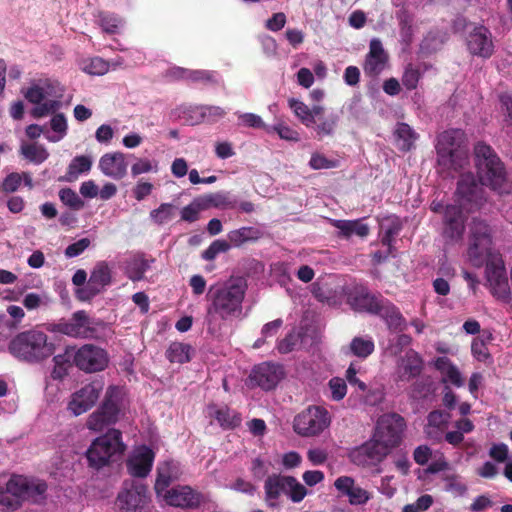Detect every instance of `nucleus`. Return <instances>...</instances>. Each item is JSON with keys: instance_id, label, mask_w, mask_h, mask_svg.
I'll use <instances>...</instances> for the list:
<instances>
[{"instance_id": "nucleus-1", "label": "nucleus", "mask_w": 512, "mask_h": 512, "mask_svg": "<svg viewBox=\"0 0 512 512\" xmlns=\"http://www.w3.org/2000/svg\"><path fill=\"white\" fill-rule=\"evenodd\" d=\"M246 291L247 283L241 277L211 285L206 294V322L212 324L217 319L226 321L239 318Z\"/></svg>"}, {"instance_id": "nucleus-2", "label": "nucleus", "mask_w": 512, "mask_h": 512, "mask_svg": "<svg viewBox=\"0 0 512 512\" xmlns=\"http://www.w3.org/2000/svg\"><path fill=\"white\" fill-rule=\"evenodd\" d=\"M435 149L437 171L444 177H453L469 164L468 138L462 129L450 128L441 132Z\"/></svg>"}, {"instance_id": "nucleus-3", "label": "nucleus", "mask_w": 512, "mask_h": 512, "mask_svg": "<svg viewBox=\"0 0 512 512\" xmlns=\"http://www.w3.org/2000/svg\"><path fill=\"white\" fill-rule=\"evenodd\" d=\"M473 160L481 185L499 194L512 192V181L508 177L506 167L492 146L478 141L473 148Z\"/></svg>"}, {"instance_id": "nucleus-4", "label": "nucleus", "mask_w": 512, "mask_h": 512, "mask_svg": "<svg viewBox=\"0 0 512 512\" xmlns=\"http://www.w3.org/2000/svg\"><path fill=\"white\" fill-rule=\"evenodd\" d=\"M55 344L40 330L30 329L15 335L8 343L9 353L19 361L39 363L55 352Z\"/></svg>"}, {"instance_id": "nucleus-5", "label": "nucleus", "mask_w": 512, "mask_h": 512, "mask_svg": "<svg viewBox=\"0 0 512 512\" xmlns=\"http://www.w3.org/2000/svg\"><path fill=\"white\" fill-rule=\"evenodd\" d=\"M494 229L480 217H473L468 224L467 258L470 264L481 268L490 257L499 253L493 248Z\"/></svg>"}, {"instance_id": "nucleus-6", "label": "nucleus", "mask_w": 512, "mask_h": 512, "mask_svg": "<svg viewBox=\"0 0 512 512\" xmlns=\"http://www.w3.org/2000/svg\"><path fill=\"white\" fill-rule=\"evenodd\" d=\"M126 448L127 446L122 439V432L112 428L92 441L85 456L89 467L99 470L121 459Z\"/></svg>"}, {"instance_id": "nucleus-7", "label": "nucleus", "mask_w": 512, "mask_h": 512, "mask_svg": "<svg viewBox=\"0 0 512 512\" xmlns=\"http://www.w3.org/2000/svg\"><path fill=\"white\" fill-rule=\"evenodd\" d=\"M47 490L45 482L34 483L21 475H12L5 489L0 490V505L8 511H15L25 500L37 501Z\"/></svg>"}, {"instance_id": "nucleus-8", "label": "nucleus", "mask_w": 512, "mask_h": 512, "mask_svg": "<svg viewBox=\"0 0 512 512\" xmlns=\"http://www.w3.org/2000/svg\"><path fill=\"white\" fill-rule=\"evenodd\" d=\"M265 500L270 507L277 506V500L282 494L294 502H301L307 495V489L295 477L272 474L264 483Z\"/></svg>"}, {"instance_id": "nucleus-9", "label": "nucleus", "mask_w": 512, "mask_h": 512, "mask_svg": "<svg viewBox=\"0 0 512 512\" xmlns=\"http://www.w3.org/2000/svg\"><path fill=\"white\" fill-rule=\"evenodd\" d=\"M121 411L120 390L117 386H109L100 406L89 415L86 427L95 432L115 424Z\"/></svg>"}, {"instance_id": "nucleus-10", "label": "nucleus", "mask_w": 512, "mask_h": 512, "mask_svg": "<svg viewBox=\"0 0 512 512\" xmlns=\"http://www.w3.org/2000/svg\"><path fill=\"white\" fill-rule=\"evenodd\" d=\"M93 320L85 310L74 312L70 319H60L58 322L48 323L46 329L51 333H60L75 339L93 338L96 329L92 326Z\"/></svg>"}, {"instance_id": "nucleus-11", "label": "nucleus", "mask_w": 512, "mask_h": 512, "mask_svg": "<svg viewBox=\"0 0 512 512\" xmlns=\"http://www.w3.org/2000/svg\"><path fill=\"white\" fill-rule=\"evenodd\" d=\"M330 424L328 411L320 406H309L295 416L293 421L294 431L304 437L320 434Z\"/></svg>"}, {"instance_id": "nucleus-12", "label": "nucleus", "mask_w": 512, "mask_h": 512, "mask_svg": "<svg viewBox=\"0 0 512 512\" xmlns=\"http://www.w3.org/2000/svg\"><path fill=\"white\" fill-rule=\"evenodd\" d=\"M148 502L147 486L135 480L124 481L116 499L120 512H142Z\"/></svg>"}, {"instance_id": "nucleus-13", "label": "nucleus", "mask_w": 512, "mask_h": 512, "mask_svg": "<svg viewBox=\"0 0 512 512\" xmlns=\"http://www.w3.org/2000/svg\"><path fill=\"white\" fill-rule=\"evenodd\" d=\"M75 366L86 373L104 371L109 364L107 351L94 344H84L78 348L73 357Z\"/></svg>"}, {"instance_id": "nucleus-14", "label": "nucleus", "mask_w": 512, "mask_h": 512, "mask_svg": "<svg viewBox=\"0 0 512 512\" xmlns=\"http://www.w3.org/2000/svg\"><path fill=\"white\" fill-rule=\"evenodd\" d=\"M484 265L486 266L485 273L487 282L491 288V293L496 298L507 302L510 299L511 292L506 268L501 255L498 254L490 257Z\"/></svg>"}, {"instance_id": "nucleus-15", "label": "nucleus", "mask_w": 512, "mask_h": 512, "mask_svg": "<svg viewBox=\"0 0 512 512\" xmlns=\"http://www.w3.org/2000/svg\"><path fill=\"white\" fill-rule=\"evenodd\" d=\"M104 384L100 380L92 381L71 395L68 410L79 416L90 410L100 397Z\"/></svg>"}, {"instance_id": "nucleus-16", "label": "nucleus", "mask_w": 512, "mask_h": 512, "mask_svg": "<svg viewBox=\"0 0 512 512\" xmlns=\"http://www.w3.org/2000/svg\"><path fill=\"white\" fill-rule=\"evenodd\" d=\"M165 503L181 509H198L204 503V495L189 485H176L162 496Z\"/></svg>"}, {"instance_id": "nucleus-17", "label": "nucleus", "mask_w": 512, "mask_h": 512, "mask_svg": "<svg viewBox=\"0 0 512 512\" xmlns=\"http://www.w3.org/2000/svg\"><path fill=\"white\" fill-rule=\"evenodd\" d=\"M112 282V274L109 265L105 261L98 262L91 271L90 277L84 287L77 291L78 298L90 300Z\"/></svg>"}, {"instance_id": "nucleus-18", "label": "nucleus", "mask_w": 512, "mask_h": 512, "mask_svg": "<svg viewBox=\"0 0 512 512\" xmlns=\"http://www.w3.org/2000/svg\"><path fill=\"white\" fill-rule=\"evenodd\" d=\"M386 299L370 293L367 287L356 285L348 293V303L355 311L378 315Z\"/></svg>"}, {"instance_id": "nucleus-19", "label": "nucleus", "mask_w": 512, "mask_h": 512, "mask_svg": "<svg viewBox=\"0 0 512 512\" xmlns=\"http://www.w3.org/2000/svg\"><path fill=\"white\" fill-rule=\"evenodd\" d=\"M283 377L281 365L264 362L255 366L250 375L249 382L252 387H260L269 391L274 389Z\"/></svg>"}, {"instance_id": "nucleus-20", "label": "nucleus", "mask_w": 512, "mask_h": 512, "mask_svg": "<svg viewBox=\"0 0 512 512\" xmlns=\"http://www.w3.org/2000/svg\"><path fill=\"white\" fill-rule=\"evenodd\" d=\"M389 452L387 448L374 437L350 453L351 461L362 467L375 465L381 462Z\"/></svg>"}, {"instance_id": "nucleus-21", "label": "nucleus", "mask_w": 512, "mask_h": 512, "mask_svg": "<svg viewBox=\"0 0 512 512\" xmlns=\"http://www.w3.org/2000/svg\"><path fill=\"white\" fill-rule=\"evenodd\" d=\"M464 214L459 205H447L444 209V231L443 235L451 242H458L464 233Z\"/></svg>"}, {"instance_id": "nucleus-22", "label": "nucleus", "mask_w": 512, "mask_h": 512, "mask_svg": "<svg viewBox=\"0 0 512 512\" xmlns=\"http://www.w3.org/2000/svg\"><path fill=\"white\" fill-rule=\"evenodd\" d=\"M388 60L389 56L384 50L381 40L374 38L370 41L363 70L367 76L376 77L385 69Z\"/></svg>"}, {"instance_id": "nucleus-23", "label": "nucleus", "mask_w": 512, "mask_h": 512, "mask_svg": "<svg viewBox=\"0 0 512 512\" xmlns=\"http://www.w3.org/2000/svg\"><path fill=\"white\" fill-rule=\"evenodd\" d=\"M467 48L472 55L489 58L494 51L490 31L484 26H478L467 37Z\"/></svg>"}, {"instance_id": "nucleus-24", "label": "nucleus", "mask_w": 512, "mask_h": 512, "mask_svg": "<svg viewBox=\"0 0 512 512\" xmlns=\"http://www.w3.org/2000/svg\"><path fill=\"white\" fill-rule=\"evenodd\" d=\"M24 97L32 104H36L32 110L31 115L34 118H42L47 116L49 113L55 112L59 109L61 103L58 100H45L44 92L40 84H33L25 92Z\"/></svg>"}, {"instance_id": "nucleus-25", "label": "nucleus", "mask_w": 512, "mask_h": 512, "mask_svg": "<svg viewBox=\"0 0 512 512\" xmlns=\"http://www.w3.org/2000/svg\"><path fill=\"white\" fill-rule=\"evenodd\" d=\"M424 369V362L421 356L410 349L400 359L397 366V381L410 382L418 378Z\"/></svg>"}, {"instance_id": "nucleus-26", "label": "nucleus", "mask_w": 512, "mask_h": 512, "mask_svg": "<svg viewBox=\"0 0 512 512\" xmlns=\"http://www.w3.org/2000/svg\"><path fill=\"white\" fill-rule=\"evenodd\" d=\"M154 458V451L147 446H142L127 460L129 474L137 478H145L152 469Z\"/></svg>"}, {"instance_id": "nucleus-27", "label": "nucleus", "mask_w": 512, "mask_h": 512, "mask_svg": "<svg viewBox=\"0 0 512 512\" xmlns=\"http://www.w3.org/2000/svg\"><path fill=\"white\" fill-rule=\"evenodd\" d=\"M334 487L341 496L348 497L351 505H363L370 499L368 491L356 485L350 476H340L334 482Z\"/></svg>"}, {"instance_id": "nucleus-28", "label": "nucleus", "mask_w": 512, "mask_h": 512, "mask_svg": "<svg viewBox=\"0 0 512 512\" xmlns=\"http://www.w3.org/2000/svg\"><path fill=\"white\" fill-rule=\"evenodd\" d=\"M99 169L110 178L120 180L127 174V163L122 152L104 154L99 160Z\"/></svg>"}, {"instance_id": "nucleus-29", "label": "nucleus", "mask_w": 512, "mask_h": 512, "mask_svg": "<svg viewBox=\"0 0 512 512\" xmlns=\"http://www.w3.org/2000/svg\"><path fill=\"white\" fill-rule=\"evenodd\" d=\"M458 196L470 203L478 204L482 199V188L472 173L462 174L457 183Z\"/></svg>"}, {"instance_id": "nucleus-30", "label": "nucleus", "mask_w": 512, "mask_h": 512, "mask_svg": "<svg viewBox=\"0 0 512 512\" xmlns=\"http://www.w3.org/2000/svg\"><path fill=\"white\" fill-rule=\"evenodd\" d=\"M288 105L301 123L308 128L313 127L316 124V118L321 119L324 112V107L321 105H314L309 108L305 103L294 98L288 100Z\"/></svg>"}, {"instance_id": "nucleus-31", "label": "nucleus", "mask_w": 512, "mask_h": 512, "mask_svg": "<svg viewBox=\"0 0 512 512\" xmlns=\"http://www.w3.org/2000/svg\"><path fill=\"white\" fill-rule=\"evenodd\" d=\"M209 415L214 418L224 430H233L241 425V415L228 406L218 407L215 404L208 406Z\"/></svg>"}, {"instance_id": "nucleus-32", "label": "nucleus", "mask_w": 512, "mask_h": 512, "mask_svg": "<svg viewBox=\"0 0 512 512\" xmlns=\"http://www.w3.org/2000/svg\"><path fill=\"white\" fill-rule=\"evenodd\" d=\"M450 413L444 410H433L427 416L425 433L434 440H440L442 433L448 426Z\"/></svg>"}, {"instance_id": "nucleus-33", "label": "nucleus", "mask_w": 512, "mask_h": 512, "mask_svg": "<svg viewBox=\"0 0 512 512\" xmlns=\"http://www.w3.org/2000/svg\"><path fill=\"white\" fill-rule=\"evenodd\" d=\"M332 225L339 230L338 237L345 239H349L353 235L365 238L370 233V228L363 222V219L333 220Z\"/></svg>"}, {"instance_id": "nucleus-34", "label": "nucleus", "mask_w": 512, "mask_h": 512, "mask_svg": "<svg viewBox=\"0 0 512 512\" xmlns=\"http://www.w3.org/2000/svg\"><path fill=\"white\" fill-rule=\"evenodd\" d=\"M374 438L381 442L389 452L392 447H395L400 443V430L388 419H383L377 425Z\"/></svg>"}, {"instance_id": "nucleus-35", "label": "nucleus", "mask_w": 512, "mask_h": 512, "mask_svg": "<svg viewBox=\"0 0 512 512\" xmlns=\"http://www.w3.org/2000/svg\"><path fill=\"white\" fill-rule=\"evenodd\" d=\"M152 262L154 259H147L143 253L134 254L125 262V274L133 282L141 281Z\"/></svg>"}, {"instance_id": "nucleus-36", "label": "nucleus", "mask_w": 512, "mask_h": 512, "mask_svg": "<svg viewBox=\"0 0 512 512\" xmlns=\"http://www.w3.org/2000/svg\"><path fill=\"white\" fill-rule=\"evenodd\" d=\"M433 383L429 377L417 378L407 389L410 403L419 406L433 393Z\"/></svg>"}, {"instance_id": "nucleus-37", "label": "nucleus", "mask_w": 512, "mask_h": 512, "mask_svg": "<svg viewBox=\"0 0 512 512\" xmlns=\"http://www.w3.org/2000/svg\"><path fill=\"white\" fill-rule=\"evenodd\" d=\"M383 318L390 330L402 332L406 329V320L400 310L389 300H385L378 313Z\"/></svg>"}, {"instance_id": "nucleus-38", "label": "nucleus", "mask_w": 512, "mask_h": 512, "mask_svg": "<svg viewBox=\"0 0 512 512\" xmlns=\"http://www.w3.org/2000/svg\"><path fill=\"white\" fill-rule=\"evenodd\" d=\"M263 236V232L252 226H244L236 230H232L228 233L227 237L229 242L239 247L246 242H255Z\"/></svg>"}, {"instance_id": "nucleus-39", "label": "nucleus", "mask_w": 512, "mask_h": 512, "mask_svg": "<svg viewBox=\"0 0 512 512\" xmlns=\"http://www.w3.org/2000/svg\"><path fill=\"white\" fill-rule=\"evenodd\" d=\"M92 167V159L90 156H75L68 165L66 175L60 180L72 182L82 173H88Z\"/></svg>"}, {"instance_id": "nucleus-40", "label": "nucleus", "mask_w": 512, "mask_h": 512, "mask_svg": "<svg viewBox=\"0 0 512 512\" xmlns=\"http://www.w3.org/2000/svg\"><path fill=\"white\" fill-rule=\"evenodd\" d=\"M205 208L214 207L218 209H234L237 205L236 199L232 198L229 192H214L201 197Z\"/></svg>"}, {"instance_id": "nucleus-41", "label": "nucleus", "mask_w": 512, "mask_h": 512, "mask_svg": "<svg viewBox=\"0 0 512 512\" xmlns=\"http://www.w3.org/2000/svg\"><path fill=\"white\" fill-rule=\"evenodd\" d=\"M172 482V466L169 462H164L157 467V476L154 485V490L157 497L164 496L166 491H169V485Z\"/></svg>"}, {"instance_id": "nucleus-42", "label": "nucleus", "mask_w": 512, "mask_h": 512, "mask_svg": "<svg viewBox=\"0 0 512 512\" xmlns=\"http://www.w3.org/2000/svg\"><path fill=\"white\" fill-rule=\"evenodd\" d=\"M20 153L25 159L34 164H41L49 157L47 149L38 143L22 144Z\"/></svg>"}, {"instance_id": "nucleus-43", "label": "nucleus", "mask_w": 512, "mask_h": 512, "mask_svg": "<svg viewBox=\"0 0 512 512\" xmlns=\"http://www.w3.org/2000/svg\"><path fill=\"white\" fill-rule=\"evenodd\" d=\"M339 122V116L334 113L325 114V111L321 115V119L316 118V124L313 128L315 129L317 136L323 138L325 136H332Z\"/></svg>"}, {"instance_id": "nucleus-44", "label": "nucleus", "mask_w": 512, "mask_h": 512, "mask_svg": "<svg viewBox=\"0 0 512 512\" xmlns=\"http://www.w3.org/2000/svg\"><path fill=\"white\" fill-rule=\"evenodd\" d=\"M191 346L181 342H172L166 350V358L171 363L184 364L190 361Z\"/></svg>"}, {"instance_id": "nucleus-45", "label": "nucleus", "mask_w": 512, "mask_h": 512, "mask_svg": "<svg viewBox=\"0 0 512 512\" xmlns=\"http://www.w3.org/2000/svg\"><path fill=\"white\" fill-rule=\"evenodd\" d=\"M395 136L397 140L401 142L399 144V149L404 152L411 150L415 140L417 139V134L407 123L397 124Z\"/></svg>"}, {"instance_id": "nucleus-46", "label": "nucleus", "mask_w": 512, "mask_h": 512, "mask_svg": "<svg viewBox=\"0 0 512 512\" xmlns=\"http://www.w3.org/2000/svg\"><path fill=\"white\" fill-rule=\"evenodd\" d=\"M98 23L107 34H116L121 27L123 20L117 14L101 11L97 15Z\"/></svg>"}, {"instance_id": "nucleus-47", "label": "nucleus", "mask_w": 512, "mask_h": 512, "mask_svg": "<svg viewBox=\"0 0 512 512\" xmlns=\"http://www.w3.org/2000/svg\"><path fill=\"white\" fill-rule=\"evenodd\" d=\"M375 349L372 339L363 337H354L350 343V351L353 355L359 358H367Z\"/></svg>"}, {"instance_id": "nucleus-48", "label": "nucleus", "mask_w": 512, "mask_h": 512, "mask_svg": "<svg viewBox=\"0 0 512 512\" xmlns=\"http://www.w3.org/2000/svg\"><path fill=\"white\" fill-rule=\"evenodd\" d=\"M176 207L171 203H162L156 209L150 211L149 217L156 225H164L171 221L175 215Z\"/></svg>"}, {"instance_id": "nucleus-49", "label": "nucleus", "mask_w": 512, "mask_h": 512, "mask_svg": "<svg viewBox=\"0 0 512 512\" xmlns=\"http://www.w3.org/2000/svg\"><path fill=\"white\" fill-rule=\"evenodd\" d=\"M194 112L199 116V121L213 123L223 118L226 111L219 106L201 105L195 108Z\"/></svg>"}, {"instance_id": "nucleus-50", "label": "nucleus", "mask_w": 512, "mask_h": 512, "mask_svg": "<svg viewBox=\"0 0 512 512\" xmlns=\"http://www.w3.org/2000/svg\"><path fill=\"white\" fill-rule=\"evenodd\" d=\"M205 209L201 197L196 198L189 205L182 208L181 220L189 223L195 222L199 219L200 212Z\"/></svg>"}, {"instance_id": "nucleus-51", "label": "nucleus", "mask_w": 512, "mask_h": 512, "mask_svg": "<svg viewBox=\"0 0 512 512\" xmlns=\"http://www.w3.org/2000/svg\"><path fill=\"white\" fill-rule=\"evenodd\" d=\"M300 341L301 333L292 330L277 343V350L281 354H288L298 347Z\"/></svg>"}, {"instance_id": "nucleus-52", "label": "nucleus", "mask_w": 512, "mask_h": 512, "mask_svg": "<svg viewBox=\"0 0 512 512\" xmlns=\"http://www.w3.org/2000/svg\"><path fill=\"white\" fill-rule=\"evenodd\" d=\"M189 81L202 83L204 85H216L219 83L218 74L210 70H191L189 73Z\"/></svg>"}, {"instance_id": "nucleus-53", "label": "nucleus", "mask_w": 512, "mask_h": 512, "mask_svg": "<svg viewBox=\"0 0 512 512\" xmlns=\"http://www.w3.org/2000/svg\"><path fill=\"white\" fill-rule=\"evenodd\" d=\"M421 78L420 70L413 64L409 63L402 75V84L407 90H414L417 88L418 82Z\"/></svg>"}, {"instance_id": "nucleus-54", "label": "nucleus", "mask_w": 512, "mask_h": 512, "mask_svg": "<svg viewBox=\"0 0 512 512\" xmlns=\"http://www.w3.org/2000/svg\"><path fill=\"white\" fill-rule=\"evenodd\" d=\"M59 198L73 210H80L84 207V201L71 188H62L59 191Z\"/></svg>"}, {"instance_id": "nucleus-55", "label": "nucleus", "mask_w": 512, "mask_h": 512, "mask_svg": "<svg viewBox=\"0 0 512 512\" xmlns=\"http://www.w3.org/2000/svg\"><path fill=\"white\" fill-rule=\"evenodd\" d=\"M110 69V62L101 57H93L84 66L83 70L90 75H104Z\"/></svg>"}, {"instance_id": "nucleus-56", "label": "nucleus", "mask_w": 512, "mask_h": 512, "mask_svg": "<svg viewBox=\"0 0 512 512\" xmlns=\"http://www.w3.org/2000/svg\"><path fill=\"white\" fill-rule=\"evenodd\" d=\"M230 244L231 243L226 240L217 239L203 251L202 258L207 261L214 260L218 254L227 252L230 249Z\"/></svg>"}, {"instance_id": "nucleus-57", "label": "nucleus", "mask_w": 512, "mask_h": 512, "mask_svg": "<svg viewBox=\"0 0 512 512\" xmlns=\"http://www.w3.org/2000/svg\"><path fill=\"white\" fill-rule=\"evenodd\" d=\"M239 124L244 125L246 127L256 128V129H264L267 132H270L271 128L268 127L260 116L254 113H242L238 115Z\"/></svg>"}, {"instance_id": "nucleus-58", "label": "nucleus", "mask_w": 512, "mask_h": 512, "mask_svg": "<svg viewBox=\"0 0 512 512\" xmlns=\"http://www.w3.org/2000/svg\"><path fill=\"white\" fill-rule=\"evenodd\" d=\"M328 385L331 390V398L334 401H340L346 396L347 385L344 379L333 377L329 380Z\"/></svg>"}, {"instance_id": "nucleus-59", "label": "nucleus", "mask_w": 512, "mask_h": 512, "mask_svg": "<svg viewBox=\"0 0 512 512\" xmlns=\"http://www.w3.org/2000/svg\"><path fill=\"white\" fill-rule=\"evenodd\" d=\"M22 183V175L17 172L8 174L1 183L0 189L4 193H13Z\"/></svg>"}, {"instance_id": "nucleus-60", "label": "nucleus", "mask_w": 512, "mask_h": 512, "mask_svg": "<svg viewBox=\"0 0 512 512\" xmlns=\"http://www.w3.org/2000/svg\"><path fill=\"white\" fill-rule=\"evenodd\" d=\"M309 165L315 170L330 169L337 166V161L328 159L322 154L314 153L310 158Z\"/></svg>"}, {"instance_id": "nucleus-61", "label": "nucleus", "mask_w": 512, "mask_h": 512, "mask_svg": "<svg viewBox=\"0 0 512 512\" xmlns=\"http://www.w3.org/2000/svg\"><path fill=\"white\" fill-rule=\"evenodd\" d=\"M91 244L89 238H81L80 240L68 245L65 249V256L68 258L77 257L82 254Z\"/></svg>"}, {"instance_id": "nucleus-62", "label": "nucleus", "mask_w": 512, "mask_h": 512, "mask_svg": "<svg viewBox=\"0 0 512 512\" xmlns=\"http://www.w3.org/2000/svg\"><path fill=\"white\" fill-rule=\"evenodd\" d=\"M154 189V185L148 181L140 179L134 186L132 193L137 201H142L148 197Z\"/></svg>"}, {"instance_id": "nucleus-63", "label": "nucleus", "mask_w": 512, "mask_h": 512, "mask_svg": "<svg viewBox=\"0 0 512 512\" xmlns=\"http://www.w3.org/2000/svg\"><path fill=\"white\" fill-rule=\"evenodd\" d=\"M157 171V165L153 166L152 162L146 158H140L131 167V175L136 177L138 175L149 173L151 171Z\"/></svg>"}, {"instance_id": "nucleus-64", "label": "nucleus", "mask_w": 512, "mask_h": 512, "mask_svg": "<svg viewBox=\"0 0 512 512\" xmlns=\"http://www.w3.org/2000/svg\"><path fill=\"white\" fill-rule=\"evenodd\" d=\"M401 230V224L399 222H393L389 227L386 228L381 243L389 249H393L394 237L399 234Z\"/></svg>"}]
</instances>
